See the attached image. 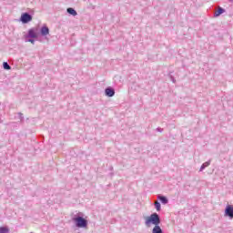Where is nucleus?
I'll return each instance as SVG.
<instances>
[{"label": "nucleus", "instance_id": "f8f14e48", "mask_svg": "<svg viewBox=\"0 0 233 233\" xmlns=\"http://www.w3.org/2000/svg\"><path fill=\"white\" fill-rule=\"evenodd\" d=\"M10 232V229L6 227H0V233H8Z\"/></svg>", "mask_w": 233, "mask_h": 233}, {"label": "nucleus", "instance_id": "39448f33", "mask_svg": "<svg viewBox=\"0 0 233 233\" xmlns=\"http://www.w3.org/2000/svg\"><path fill=\"white\" fill-rule=\"evenodd\" d=\"M29 37H32L33 39L37 38V29L32 28L28 31Z\"/></svg>", "mask_w": 233, "mask_h": 233}, {"label": "nucleus", "instance_id": "f257e3e1", "mask_svg": "<svg viewBox=\"0 0 233 233\" xmlns=\"http://www.w3.org/2000/svg\"><path fill=\"white\" fill-rule=\"evenodd\" d=\"M161 223V219L159 218V215L157 213H153L151 216L146 218V226L150 227V225H155V227L159 226Z\"/></svg>", "mask_w": 233, "mask_h": 233}, {"label": "nucleus", "instance_id": "ddd939ff", "mask_svg": "<svg viewBox=\"0 0 233 233\" xmlns=\"http://www.w3.org/2000/svg\"><path fill=\"white\" fill-rule=\"evenodd\" d=\"M3 66L5 68V70H10L12 67L10 66V65H8V63L4 62Z\"/></svg>", "mask_w": 233, "mask_h": 233}, {"label": "nucleus", "instance_id": "20e7f679", "mask_svg": "<svg viewBox=\"0 0 233 233\" xmlns=\"http://www.w3.org/2000/svg\"><path fill=\"white\" fill-rule=\"evenodd\" d=\"M225 215L233 219V206L228 205L226 207Z\"/></svg>", "mask_w": 233, "mask_h": 233}, {"label": "nucleus", "instance_id": "1a4fd4ad", "mask_svg": "<svg viewBox=\"0 0 233 233\" xmlns=\"http://www.w3.org/2000/svg\"><path fill=\"white\" fill-rule=\"evenodd\" d=\"M67 12H68L71 15H74V16L77 15V12L75 11V9L72 8V7L67 8Z\"/></svg>", "mask_w": 233, "mask_h": 233}, {"label": "nucleus", "instance_id": "423d86ee", "mask_svg": "<svg viewBox=\"0 0 233 233\" xmlns=\"http://www.w3.org/2000/svg\"><path fill=\"white\" fill-rule=\"evenodd\" d=\"M116 94V91H114L113 88H106V96H107L108 97H114V95Z\"/></svg>", "mask_w": 233, "mask_h": 233}, {"label": "nucleus", "instance_id": "2eb2a0df", "mask_svg": "<svg viewBox=\"0 0 233 233\" xmlns=\"http://www.w3.org/2000/svg\"><path fill=\"white\" fill-rule=\"evenodd\" d=\"M208 165H210V162H206L201 166V170H203V168H206V167H208Z\"/></svg>", "mask_w": 233, "mask_h": 233}, {"label": "nucleus", "instance_id": "f03ea898", "mask_svg": "<svg viewBox=\"0 0 233 233\" xmlns=\"http://www.w3.org/2000/svg\"><path fill=\"white\" fill-rule=\"evenodd\" d=\"M73 221H75L78 228H86V227H88V221H86L83 217L75 218H73Z\"/></svg>", "mask_w": 233, "mask_h": 233}, {"label": "nucleus", "instance_id": "dca6fc26", "mask_svg": "<svg viewBox=\"0 0 233 233\" xmlns=\"http://www.w3.org/2000/svg\"><path fill=\"white\" fill-rule=\"evenodd\" d=\"M29 43H32V45H34L35 41L33 39H30Z\"/></svg>", "mask_w": 233, "mask_h": 233}, {"label": "nucleus", "instance_id": "7ed1b4c3", "mask_svg": "<svg viewBox=\"0 0 233 233\" xmlns=\"http://www.w3.org/2000/svg\"><path fill=\"white\" fill-rule=\"evenodd\" d=\"M21 21L24 24L30 23V21H32V15H30L27 13H25L21 15Z\"/></svg>", "mask_w": 233, "mask_h": 233}, {"label": "nucleus", "instance_id": "9b49d317", "mask_svg": "<svg viewBox=\"0 0 233 233\" xmlns=\"http://www.w3.org/2000/svg\"><path fill=\"white\" fill-rule=\"evenodd\" d=\"M158 199H160L161 203H163L164 205H167V203H168V199H167L163 196L158 197Z\"/></svg>", "mask_w": 233, "mask_h": 233}, {"label": "nucleus", "instance_id": "6e6552de", "mask_svg": "<svg viewBox=\"0 0 233 233\" xmlns=\"http://www.w3.org/2000/svg\"><path fill=\"white\" fill-rule=\"evenodd\" d=\"M152 233H163V229H161V227L155 226L153 228Z\"/></svg>", "mask_w": 233, "mask_h": 233}, {"label": "nucleus", "instance_id": "4468645a", "mask_svg": "<svg viewBox=\"0 0 233 233\" xmlns=\"http://www.w3.org/2000/svg\"><path fill=\"white\" fill-rule=\"evenodd\" d=\"M155 207H156L157 212H159V210H161V204L159 202L156 201Z\"/></svg>", "mask_w": 233, "mask_h": 233}, {"label": "nucleus", "instance_id": "0eeeda50", "mask_svg": "<svg viewBox=\"0 0 233 233\" xmlns=\"http://www.w3.org/2000/svg\"><path fill=\"white\" fill-rule=\"evenodd\" d=\"M41 34L42 35H48V34H50V29H48L47 26H43L41 28Z\"/></svg>", "mask_w": 233, "mask_h": 233}, {"label": "nucleus", "instance_id": "9d476101", "mask_svg": "<svg viewBox=\"0 0 233 233\" xmlns=\"http://www.w3.org/2000/svg\"><path fill=\"white\" fill-rule=\"evenodd\" d=\"M225 10L222 7H218V11L215 13L216 17H218V15H221Z\"/></svg>", "mask_w": 233, "mask_h": 233}]
</instances>
